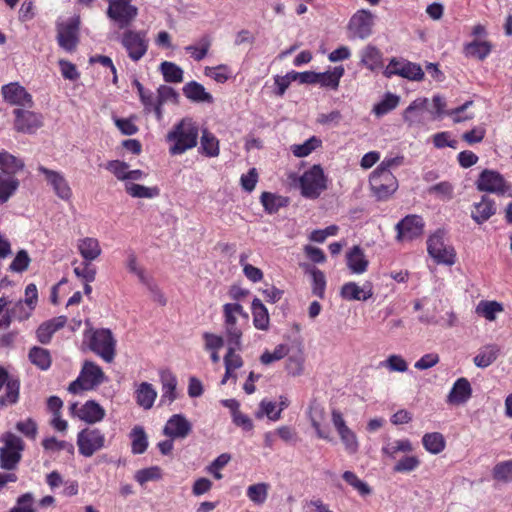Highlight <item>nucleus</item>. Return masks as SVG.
<instances>
[{
	"label": "nucleus",
	"mask_w": 512,
	"mask_h": 512,
	"mask_svg": "<svg viewBox=\"0 0 512 512\" xmlns=\"http://www.w3.org/2000/svg\"><path fill=\"white\" fill-rule=\"evenodd\" d=\"M106 15L119 29L128 28L137 18L139 10L132 0H106Z\"/></svg>",
	"instance_id": "obj_4"
},
{
	"label": "nucleus",
	"mask_w": 512,
	"mask_h": 512,
	"mask_svg": "<svg viewBox=\"0 0 512 512\" xmlns=\"http://www.w3.org/2000/svg\"><path fill=\"white\" fill-rule=\"evenodd\" d=\"M20 382L13 378L5 385V394L0 396V406H9L18 402Z\"/></svg>",
	"instance_id": "obj_52"
},
{
	"label": "nucleus",
	"mask_w": 512,
	"mask_h": 512,
	"mask_svg": "<svg viewBox=\"0 0 512 512\" xmlns=\"http://www.w3.org/2000/svg\"><path fill=\"white\" fill-rule=\"evenodd\" d=\"M309 273L312 276V293L318 298L323 299L326 289V278L324 273L315 267H312L309 270Z\"/></svg>",
	"instance_id": "obj_59"
},
{
	"label": "nucleus",
	"mask_w": 512,
	"mask_h": 512,
	"mask_svg": "<svg viewBox=\"0 0 512 512\" xmlns=\"http://www.w3.org/2000/svg\"><path fill=\"white\" fill-rule=\"evenodd\" d=\"M476 184L479 191L512 197V184L508 183L497 171L483 170Z\"/></svg>",
	"instance_id": "obj_12"
},
{
	"label": "nucleus",
	"mask_w": 512,
	"mask_h": 512,
	"mask_svg": "<svg viewBox=\"0 0 512 512\" xmlns=\"http://www.w3.org/2000/svg\"><path fill=\"white\" fill-rule=\"evenodd\" d=\"M37 171L44 176L45 181L58 198L63 201L71 200L73 192L62 172L49 169L43 165H39Z\"/></svg>",
	"instance_id": "obj_14"
},
{
	"label": "nucleus",
	"mask_w": 512,
	"mask_h": 512,
	"mask_svg": "<svg viewBox=\"0 0 512 512\" xmlns=\"http://www.w3.org/2000/svg\"><path fill=\"white\" fill-rule=\"evenodd\" d=\"M19 186L18 178L0 176V204L7 203L15 195Z\"/></svg>",
	"instance_id": "obj_46"
},
{
	"label": "nucleus",
	"mask_w": 512,
	"mask_h": 512,
	"mask_svg": "<svg viewBox=\"0 0 512 512\" xmlns=\"http://www.w3.org/2000/svg\"><path fill=\"white\" fill-rule=\"evenodd\" d=\"M199 137V127L191 118H183L173 125L166 135L169 144V154L182 155L196 147Z\"/></svg>",
	"instance_id": "obj_1"
},
{
	"label": "nucleus",
	"mask_w": 512,
	"mask_h": 512,
	"mask_svg": "<svg viewBox=\"0 0 512 512\" xmlns=\"http://www.w3.org/2000/svg\"><path fill=\"white\" fill-rule=\"evenodd\" d=\"M427 251L438 264L452 266L456 262L455 249L446 243L443 230H437L428 238Z\"/></svg>",
	"instance_id": "obj_6"
},
{
	"label": "nucleus",
	"mask_w": 512,
	"mask_h": 512,
	"mask_svg": "<svg viewBox=\"0 0 512 512\" xmlns=\"http://www.w3.org/2000/svg\"><path fill=\"white\" fill-rule=\"evenodd\" d=\"M76 442L79 454L91 457L106 447V436L99 428L86 427L78 432Z\"/></svg>",
	"instance_id": "obj_8"
},
{
	"label": "nucleus",
	"mask_w": 512,
	"mask_h": 512,
	"mask_svg": "<svg viewBox=\"0 0 512 512\" xmlns=\"http://www.w3.org/2000/svg\"><path fill=\"white\" fill-rule=\"evenodd\" d=\"M269 488L270 486L268 483L262 482L253 484L247 488L246 494L250 501L257 505H261L268 497Z\"/></svg>",
	"instance_id": "obj_56"
},
{
	"label": "nucleus",
	"mask_w": 512,
	"mask_h": 512,
	"mask_svg": "<svg viewBox=\"0 0 512 512\" xmlns=\"http://www.w3.org/2000/svg\"><path fill=\"white\" fill-rule=\"evenodd\" d=\"M13 114L15 116L14 129L17 132L34 134L43 126V116L40 113L27 109H15Z\"/></svg>",
	"instance_id": "obj_18"
},
{
	"label": "nucleus",
	"mask_w": 512,
	"mask_h": 512,
	"mask_svg": "<svg viewBox=\"0 0 512 512\" xmlns=\"http://www.w3.org/2000/svg\"><path fill=\"white\" fill-rule=\"evenodd\" d=\"M347 266L353 274H363L368 267V260L359 246L352 247L346 255Z\"/></svg>",
	"instance_id": "obj_35"
},
{
	"label": "nucleus",
	"mask_w": 512,
	"mask_h": 512,
	"mask_svg": "<svg viewBox=\"0 0 512 512\" xmlns=\"http://www.w3.org/2000/svg\"><path fill=\"white\" fill-rule=\"evenodd\" d=\"M42 446L45 451L56 453L59 451H66L68 454H74V445L65 440H58L55 437H48L42 441Z\"/></svg>",
	"instance_id": "obj_53"
},
{
	"label": "nucleus",
	"mask_w": 512,
	"mask_h": 512,
	"mask_svg": "<svg viewBox=\"0 0 512 512\" xmlns=\"http://www.w3.org/2000/svg\"><path fill=\"white\" fill-rule=\"evenodd\" d=\"M79 19L70 18L57 24V41L67 52H72L78 44Z\"/></svg>",
	"instance_id": "obj_16"
},
{
	"label": "nucleus",
	"mask_w": 512,
	"mask_h": 512,
	"mask_svg": "<svg viewBox=\"0 0 512 512\" xmlns=\"http://www.w3.org/2000/svg\"><path fill=\"white\" fill-rule=\"evenodd\" d=\"M192 431V424L182 414L172 415L163 428V434L172 439H184Z\"/></svg>",
	"instance_id": "obj_22"
},
{
	"label": "nucleus",
	"mask_w": 512,
	"mask_h": 512,
	"mask_svg": "<svg viewBox=\"0 0 512 512\" xmlns=\"http://www.w3.org/2000/svg\"><path fill=\"white\" fill-rule=\"evenodd\" d=\"M301 195L308 199H316L327 188V179L320 165H313L299 178Z\"/></svg>",
	"instance_id": "obj_5"
},
{
	"label": "nucleus",
	"mask_w": 512,
	"mask_h": 512,
	"mask_svg": "<svg viewBox=\"0 0 512 512\" xmlns=\"http://www.w3.org/2000/svg\"><path fill=\"white\" fill-rule=\"evenodd\" d=\"M379 367L386 368L389 372L403 373L408 370V363L401 355L392 354L381 361Z\"/></svg>",
	"instance_id": "obj_57"
},
{
	"label": "nucleus",
	"mask_w": 512,
	"mask_h": 512,
	"mask_svg": "<svg viewBox=\"0 0 512 512\" xmlns=\"http://www.w3.org/2000/svg\"><path fill=\"white\" fill-rule=\"evenodd\" d=\"M120 42L128 57L134 62H138L147 53L149 40L144 31L126 28L121 35Z\"/></svg>",
	"instance_id": "obj_11"
},
{
	"label": "nucleus",
	"mask_w": 512,
	"mask_h": 512,
	"mask_svg": "<svg viewBox=\"0 0 512 512\" xmlns=\"http://www.w3.org/2000/svg\"><path fill=\"white\" fill-rule=\"evenodd\" d=\"M340 295L348 301H367L373 296V287L370 282L359 286L356 282H347L341 287Z\"/></svg>",
	"instance_id": "obj_23"
},
{
	"label": "nucleus",
	"mask_w": 512,
	"mask_h": 512,
	"mask_svg": "<svg viewBox=\"0 0 512 512\" xmlns=\"http://www.w3.org/2000/svg\"><path fill=\"white\" fill-rule=\"evenodd\" d=\"M160 71L165 82L181 83L183 81V70L173 62L164 61L160 64Z\"/></svg>",
	"instance_id": "obj_49"
},
{
	"label": "nucleus",
	"mask_w": 512,
	"mask_h": 512,
	"mask_svg": "<svg viewBox=\"0 0 512 512\" xmlns=\"http://www.w3.org/2000/svg\"><path fill=\"white\" fill-rule=\"evenodd\" d=\"M267 416L271 421H277L281 418V412L277 407V403L263 399L259 404V411L256 416L258 418L262 416Z\"/></svg>",
	"instance_id": "obj_60"
},
{
	"label": "nucleus",
	"mask_w": 512,
	"mask_h": 512,
	"mask_svg": "<svg viewBox=\"0 0 512 512\" xmlns=\"http://www.w3.org/2000/svg\"><path fill=\"white\" fill-rule=\"evenodd\" d=\"M161 383V402L170 404L176 399L177 379L171 372L165 371L161 373Z\"/></svg>",
	"instance_id": "obj_41"
},
{
	"label": "nucleus",
	"mask_w": 512,
	"mask_h": 512,
	"mask_svg": "<svg viewBox=\"0 0 512 512\" xmlns=\"http://www.w3.org/2000/svg\"><path fill=\"white\" fill-rule=\"evenodd\" d=\"M342 477L360 496L365 497L372 493L370 486L365 481L361 480L354 472L345 471Z\"/></svg>",
	"instance_id": "obj_54"
},
{
	"label": "nucleus",
	"mask_w": 512,
	"mask_h": 512,
	"mask_svg": "<svg viewBox=\"0 0 512 512\" xmlns=\"http://www.w3.org/2000/svg\"><path fill=\"white\" fill-rule=\"evenodd\" d=\"M371 191L378 201L388 200L398 189L399 184L393 173L374 170L369 177Z\"/></svg>",
	"instance_id": "obj_10"
},
{
	"label": "nucleus",
	"mask_w": 512,
	"mask_h": 512,
	"mask_svg": "<svg viewBox=\"0 0 512 512\" xmlns=\"http://www.w3.org/2000/svg\"><path fill=\"white\" fill-rule=\"evenodd\" d=\"M1 95L4 101L10 105L26 107L28 109L34 106L32 95L18 82L3 85Z\"/></svg>",
	"instance_id": "obj_17"
},
{
	"label": "nucleus",
	"mask_w": 512,
	"mask_h": 512,
	"mask_svg": "<svg viewBox=\"0 0 512 512\" xmlns=\"http://www.w3.org/2000/svg\"><path fill=\"white\" fill-rule=\"evenodd\" d=\"M157 397V392L153 386L147 382H143L136 390V401L139 406L144 409H150Z\"/></svg>",
	"instance_id": "obj_42"
},
{
	"label": "nucleus",
	"mask_w": 512,
	"mask_h": 512,
	"mask_svg": "<svg viewBox=\"0 0 512 512\" xmlns=\"http://www.w3.org/2000/svg\"><path fill=\"white\" fill-rule=\"evenodd\" d=\"M125 191L133 198L152 199L159 195L158 187H147L133 182H125Z\"/></svg>",
	"instance_id": "obj_44"
},
{
	"label": "nucleus",
	"mask_w": 512,
	"mask_h": 512,
	"mask_svg": "<svg viewBox=\"0 0 512 512\" xmlns=\"http://www.w3.org/2000/svg\"><path fill=\"white\" fill-rule=\"evenodd\" d=\"M360 65L374 72L383 67V53L373 44L364 46L359 51Z\"/></svg>",
	"instance_id": "obj_25"
},
{
	"label": "nucleus",
	"mask_w": 512,
	"mask_h": 512,
	"mask_svg": "<svg viewBox=\"0 0 512 512\" xmlns=\"http://www.w3.org/2000/svg\"><path fill=\"white\" fill-rule=\"evenodd\" d=\"M77 250L83 260L95 261L102 254L100 242L94 237H83L77 240Z\"/></svg>",
	"instance_id": "obj_30"
},
{
	"label": "nucleus",
	"mask_w": 512,
	"mask_h": 512,
	"mask_svg": "<svg viewBox=\"0 0 512 512\" xmlns=\"http://www.w3.org/2000/svg\"><path fill=\"white\" fill-rule=\"evenodd\" d=\"M133 85L137 89L144 110L147 113L153 112L156 119L161 121L163 119V111L160 107L157 94L155 95L152 91L145 89L138 80H134Z\"/></svg>",
	"instance_id": "obj_24"
},
{
	"label": "nucleus",
	"mask_w": 512,
	"mask_h": 512,
	"mask_svg": "<svg viewBox=\"0 0 512 512\" xmlns=\"http://www.w3.org/2000/svg\"><path fill=\"white\" fill-rule=\"evenodd\" d=\"M66 322V316H58L42 323L36 331L38 341L42 344H48L53 334L63 328Z\"/></svg>",
	"instance_id": "obj_31"
},
{
	"label": "nucleus",
	"mask_w": 512,
	"mask_h": 512,
	"mask_svg": "<svg viewBox=\"0 0 512 512\" xmlns=\"http://www.w3.org/2000/svg\"><path fill=\"white\" fill-rule=\"evenodd\" d=\"M0 441L3 443L0 447V468L14 470L21 460L24 442L11 432L3 434Z\"/></svg>",
	"instance_id": "obj_3"
},
{
	"label": "nucleus",
	"mask_w": 512,
	"mask_h": 512,
	"mask_svg": "<svg viewBox=\"0 0 512 512\" xmlns=\"http://www.w3.org/2000/svg\"><path fill=\"white\" fill-rule=\"evenodd\" d=\"M104 380V373L102 369L93 362L86 361L82 370L68 387V391L73 394H78L82 391H87L100 385Z\"/></svg>",
	"instance_id": "obj_9"
},
{
	"label": "nucleus",
	"mask_w": 512,
	"mask_h": 512,
	"mask_svg": "<svg viewBox=\"0 0 512 512\" xmlns=\"http://www.w3.org/2000/svg\"><path fill=\"white\" fill-rule=\"evenodd\" d=\"M308 417L310 419L312 427L315 429L316 434L319 438L328 440L329 432L322 427V423L326 418L325 408L322 404L313 400L309 404Z\"/></svg>",
	"instance_id": "obj_27"
},
{
	"label": "nucleus",
	"mask_w": 512,
	"mask_h": 512,
	"mask_svg": "<svg viewBox=\"0 0 512 512\" xmlns=\"http://www.w3.org/2000/svg\"><path fill=\"white\" fill-rule=\"evenodd\" d=\"M495 213L496 204L494 200L488 196H482L481 201L474 204V210L472 211L471 217L476 223L482 224Z\"/></svg>",
	"instance_id": "obj_32"
},
{
	"label": "nucleus",
	"mask_w": 512,
	"mask_h": 512,
	"mask_svg": "<svg viewBox=\"0 0 512 512\" xmlns=\"http://www.w3.org/2000/svg\"><path fill=\"white\" fill-rule=\"evenodd\" d=\"M423 219L418 215H408L396 225L397 240H412L422 234Z\"/></svg>",
	"instance_id": "obj_21"
},
{
	"label": "nucleus",
	"mask_w": 512,
	"mask_h": 512,
	"mask_svg": "<svg viewBox=\"0 0 512 512\" xmlns=\"http://www.w3.org/2000/svg\"><path fill=\"white\" fill-rule=\"evenodd\" d=\"M24 166L22 159L5 150L0 151V171L6 177H15L17 173L24 169Z\"/></svg>",
	"instance_id": "obj_33"
},
{
	"label": "nucleus",
	"mask_w": 512,
	"mask_h": 512,
	"mask_svg": "<svg viewBox=\"0 0 512 512\" xmlns=\"http://www.w3.org/2000/svg\"><path fill=\"white\" fill-rule=\"evenodd\" d=\"M421 464L418 456L410 453L401 457L393 466V471L396 473H410L415 471Z\"/></svg>",
	"instance_id": "obj_50"
},
{
	"label": "nucleus",
	"mask_w": 512,
	"mask_h": 512,
	"mask_svg": "<svg viewBox=\"0 0 512 512\" xmlns=\"http://www.w3.org/2000/svg\"><path fill=\"white\" fill-rule=\"evenodd\" d=\"M499 353L500 347L498 345H485L479 350L478 354L474 357V364L479 368H486L497 359Z\"/></svg>",
	"instance_id": "obj_40"
},
{
	"label": "nucleus",
	"mask_w": 512,
	"mask_h": 512,
	"mask_svg": "<svg viewBox=\"0 0 512 512\" xmlns=\"http://www.w3.org/2000/svg\"><path fill=\"white\" fill-rule=\"evenodd\" d=\"M493 478L497 481H512V460L499 462L493 468Z\"/></svg>",
	"instance_id": "obj_63"
},
{
	"label": "nucleus",
	"mask_w": 512,
	"mask_h": 512,
	"mask_svg": "<svg viewBox=\"0 0 512 512\" xmlns=\"http://www.w3.org/2000/svg\"><path fill=\"white\" fill-rule=\"evenodd\" d=\"M260 202L267 213L274 214L280 208L286 206L287 199L271 192H263L260 196Z\"/></svg>",
	"instance_id": "obj_45"
},
{
	"label": "nucleus",
	"mask_w": 512,
	"mask_h": 512,
	"mask_svg": "<svg viewBox=\"0 0 512 512\" xmlns=\"http://www.w3.org/2000/svg\"><path fill=\"white\" fill-rule=\"evenodd\" d=\"M413 449V444L408 438L387 440L381 448V454L387 459L396 460L400 453H411Z\"/></svg>",
	"instance_id": "obj_29"
},
{
	"label": "nucleus",
	"mask_w": 512,
	"mask_h": 512,
	"mask_svg": "<svg viewBox=\"0 0 512 512\" xmlns=\"http://www.w3.org/2000/svg\"><path fill=\"white\" fill-rule=\"evenodd\" d=\"M422 445L426 451L436 455L445 449L446 441L441 433L431 432L423 435Z\"/></svg>",
	"instance_id": "obj_43"
},
{
	"label": "nucleus",
	"mask_w": 512,
	"mask_h": 512,
	"mask_svg": "<svg viewBox=\"0 0 512 512\" xmlns=\"http://www.w3.org/2000/svg\"><path fill=\"white\" fill-rule=\"evenodd\" d=\"M248 318L241 304L234 302L223 305V328L227 343L242 344L243 324L247 323Z\"/></svg>",
	"instance_id": "obj_2"
},
{
	"label": "nucleus",
	"mask_w": 512,
	"mask_h": 512,
	"mask_svg": "<svg viewBox=\"0 0 512 512\" xmlns=\"http://www.w3.org/2000/svg\"><path fill=\"white\" fill-rule=\"evenodd\" d=\"M384 75L388 78L397 75L409 80L419 81L423 79L424 72L415 63L404 59L392 58L384 70Z\"/></svg>",
	"instance_id": "obj_15"
},
{
	"label": "nucleus",
	"mask_w": 512,
	"mask_h": 512,
	"mask_svg": "<svg viewBox=\"0 0 512 512\" xmlns=\"http://www.w3.org/2000/svg\"><path fill=\"white\" fill-rule=\"evenodd\" d=\"M375 16L365 9L358 10L349 20L347 29L351 39H367L373 33Z\"/></svg>",
	"instance_id": "obj_13"
},
{
	"label": "nucleus",
	"mask_w": 512,
	"mask_h": 512,
	"mask_svg": "<svg viewBox=\"0 0 512 512\" xmlns=\"http://www.w3.org/2000/svg\"><path fill=\"white\" fill-rule=\"evenodd\" d=\"M400 102V97L387 92L384 97L373 107V113L378 116H384L394 110Z\"/></svg>",
	"instance_id": "obj_47"
},
{
	"label": "nucleus",
	"mask_w": 512,
	"mask_h": 512,
	"mask_svg": "<svg viewBox=\"0 0 512 512\" xmlns=\"http://www.w3.org/2000/svg\"><path fill=\"white\" fill-rule=\"evenodd\" d=\"M321 145V140L313 136L302 144H294L291 146V152L294 156L302 158L311 154L316 148Z\"/></svg>",
	"instance_id": "obj_58"
},
{
	"label": "nucleus",
	"mask_w": 512,
	"mask_h": 512,
	"mask_svg": "<svg viewBox=\"0 0 512 512\" xmlns=\"http://www.w3.org/2000/svg\"><path fill=\"white\" fill-rule=\"evenodd\" d=\"M183 94L192 102L196 103H212L213 96L206 91L205 87L196 82L190 81L183 87Z\"/></svg>",
	"instance_id": "obj_34"
},
{
	"label": "nucleus",
	"mask_w": 512,
	"mask_h": 512,
	"mask_svg": "<svg viewBox=\"0 0 512 512\" xmlns=\"http://www.w3.org/2000/svg\"><path fill=\"white\" fill-rule=\"evenodd\" d=\"M129 439L131 440V452L134 455L143 454L147 450L149 442L143 426H134L129 433Z\"/></svg>",
	"instance_id": "obj_38"
},
{
	"label": "nucleus",
	"mask_w": 512,
	"mask_h": 512,
	"mask_svg": "<svg viewBox=\"0 0 512 512\" xmlns=\"http://www.w3.org/2000/svg\"><path fill=\"white\" fill-rule=\"evenodd\" d=\"M471 396V384L466 378L462 377L454 382L447 396L446 402L450 405H462L465 404Z\"/></svg>",
	"instance_id": "obj_26"
},
{
	"label": "nucleus",
	"mask_w": 512,
	"mask_h": 512,
	"mask_svg": "<svg viewBox=\"0 0 512 512\" xmlns=\"http://www.w3.org/2000/svg\"><path fill=\"white\" fill-rule=\"evenodd\" d=\"M344 73L345 69L343 66H335L332 70L317 73V83L322 87L337 90Z\"/></svg>",
	"instance_id": "obj_39"
},
{
	"label": "nucleus",
	"mask_w": 512,
	"mask_h": 512,
	"mask_svg": "<svg viewBox=\"0 0 512 512\" xmlns=\"http://www.w3.org/2000/svg\"><path fill=\"white\" fill-rule=\"evenodd\" d=\"M29 359L41 370L49 369L52 362L49 351L41 347H33L29 351Z\"/></svg>",
	"instance_id": "obj_51"
},
{
	"label": "nucleus",
	"mask_w": 512,
	"mask_h": 512,
	"mask_svg": "<svg viewBox=\"0 0 512 512\" xmlns=\"http://www.w3.org/2000/svg\"><path fill=\"white\" fill-rule=\"evenodd\" d=\"M9 512H35L34 497L32 493L27 492L17 498L16 504Z\"/></svg>",
	"instance_id": "obj_64"
},
{
	"label": "nucleus",
	"mask_w": 512,
	"mask_h": 512,
	"mask_svg": "<svg viewBox=\"0 0 512 512\" xmlns=\"http://www.w3.org/2000/svg\"><path fill=\"white\" fill-rule=\"evenodd\" d=\"M289 347L286 344L277 345L272 352L265 351L261 357L260 361L264 365H269L275 361H279L288 355Z\"/></svg>",
	"instance_id": "obj_61"
},
{
	"label": "nucleus",
	"mask_w": 512,
	"mask_h": 512,
	"mask_svg": "<svg viewBox=\"0 0 512 512\" xmlns=\"http://www.w3.org/2000/svg\"><path fill=\"white\" fill-rule=\"evenodd\" d=\"M73 271L74 274L84 282L91 283L95 280L96 269L91 261L83 260L80 265L74 267Z\"/></svg>",
	"instance_id": "obj_62"
},
{
	"label": "nucleus",
	"mask_w": 512,
	"mask_h": 512,
	"mask_svg": "<svg viewBox=\"0 0 512 512\" xmlns=\"http://www.w3.org/2000/svg\"><path fill=\"white\" fill-rule=\"evenodd\" d=\"M227 353L224 357L225 370L235 371L242 367L243 360L236 350L241 348V344L227 343Z\"/></svg>",
	"instance_id": "obj_55"
},
{
	"label": "nucleus",
	"mask_w": 512,
	"mask_h": 512,
	"mask_svg": "<svg viewBox=\"0 0 512 512\" xmlns=\"http://www.w3.org/2000/svg\"><path fill=\"white\" fill-rule=\"evenodd\" d=\"M493 45L490 41L474 39L463 46V54L466 58L479 61L485 60L492 52Z\"/></svg>",
	"instance_id": "obj_28"
},
{
	"label": "nucleus",
	"mask_w": 512,
	"mask_h": 512,
	"mask_svg": "<svg viewBox=\"0 0 512 512\" xmlns=\"http://www.w3.org/2000/svg\"><path fill=\"white\" fill-rule=\"evenodd\" d=\"M69 410L72 415H76L80 420L90 425L101 422L106 415L105 409L94 400L86 401L80 408H78L77 403H72Z\"/></svg>",
	"instance_id": "obj_20"
},
{
	"label": "nucleus",
	"mask_w": 512,
	"mask_h": 512,
	"mask_svg": "<svg viewBox=\"0 0 512 512\" xmlns=\"http://www.w3.org/2000/svg\"><path fill=\"white\" fill-rule=\"evenodd\" d=\"M253 325L256 329L266 331L269 328L270 318L265 305L258 298L252 301Z\"/></svg>",
	"instance_id": "obj_37"
},
{
	"label": "nucleus",
	"mask_w": 512,
	"mask_h": 512,
	"mask_svg": "<svg viewBox=\"0 0 512 512\" xmlns=\"http://www.w3.org/2000/svg\"><path fill=\"white\" fill-rule=\"evenodd\" d=\"M89 348L106 362H111L115 356L116 341L109 329H98L86 333Z\"/></svg>",
	"instance_id": "obj_7"
},
{
	"label": "nucleus",
	"mask_w": 512,
	"mask_h": 512,
	"mask_svg": "<svg viewBox=\"0 0 512 512\" xmlns=\"http://www.w3.org/2000/svg\"><path fill=\"white\" fill-rule=\"evenodd\" d=\"M503 311V306L497 301L482 300L476 306V313L488 321H494L497 313Z\"/></svg>",
	"instance_id": "obj_48"
},
{
	"label": "nucleus",
	"mask_w": 512,
	"mask_h": 512,
	"mask_svg": "<svg viewBox=\"0 0 512 512\" xmlns=\"http://www.w3.org/2000/svg\"><path fill=\"white\" fill-rule=\"evenodd\" d=\"M199 152L209 158L217 157L220 154L219 140L207 129L202 131Z\"/></svg>",
	"instance_id": "obj_36"
},
{
	"label": "nucleus",
	"mask_w": 512,
	"mask_h": 512,
	"mask_svg": "<svg viewBox=\"0 0 512 512\" xmlns=\"http://www.w3.org/2000/svg\"><path fill=\"white\" fill-rule=\"evenodd\" d=\"M428 99L420 97L410 103L403 112V120L410 127L423 126L428 121Z\"/></svg>",
	"instance_id": "obj_19"
}]
</instances>
